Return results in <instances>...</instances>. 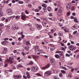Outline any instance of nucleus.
Instances as JSON below:
<instances>
[{
    "label": "nucleus",
    "instance_id": "obj_64",
    "mask_svg": "<svg viewBox=\"0 0 79 79\" xmlns=\"http://www.w3.org/2000/svg\"><path fill=\"white\" fill-rule=\"evenodd\" d=\"M66 56H70V55L68 54H66L65 55Z\"/></svg>",
    "mask_w": 79,
    "mask_h": 79
},
{
    "label": "nucleus",
    "instance_id": "obj_9",
    "mask_svg": "<svg viewBox=\"0 0 79 79\" xmlns=\"http://www.w3.org/2000/svg\"><path fill=\"white\" fill-rule=\"evenodd\" d=\"M4 49L3 50L2 52V54H5L7 52V48H4Z\"/></svg>",
    "mask_w": 79,
    "mask_h": 79
},
{
    "label": "nucleus",
    "instance_id": "obj_2",
    "mask_svg": "<svg viewBox=\"0 0 79 79\" xmlns=\"http://www.w3.org/2000/svg\"><path fill=\"white\" fill-rule=\"evenodd\" d=\"M50 61L52 65L54 66L55 64V59L53 58H52L50 59Z\"/></svg>",
    "mask_w": 79,
    "mask_h": 79
},
{
    "label": "nucleus",
    "instance_id": "obj_14",
    "mask_svg": "<svg viewBox=\"0 0 79 79\" xmlns=\"http://www.w3.org/2000/svg\"><path fill=\"white\" fill-rule=\"evenodd\" d=\"M26 74L27 75V78H28V79H30V78H31L30 75L29 74V73H28L27 72H26Z\"/></svg>",
    "mask_w": 79,
    "mask_h": 79
},
{
    "label": "nucleus",
    "instance_id": "obj_48",
    "mask_svg": "<svg viewBox=\"0 0 79 79\" xmlns=\"http://www.w3.org/2000/svg\"><path fill=\"white\" fill-rule=\"evenodd\" d=\"M71 69V72L73 73V71H74V69L72 68Z\"/></svg>",
    "mask_w": 79,
    "mask_h": 79
},
{
    "label": "nucleus",
    "instance_id": "obj_36",
    "mask_svg": "<svg viewBox=\"0 0 79 79\" xmlns=\"http://www.w3.org/2000/svg\"><path fill=\"white\" fill-rule=\"evenodd\" d=\"M22 55H23V56H25V55H26V53H25V52H22Z\"/></svg>",
    "mask_w": 79,
    "mask_h": 79
},
{
    "label": "nucleus",
    "instance_id": "obj_6",
    "mask_svg": "<svg viewBox=\"0 0 79 79\" xmlns=\"http://www.w3.org/2000/svg\"><path fill=\"white\" fill-rule=\"evenodd\" d=\"M63 8L61 7V6H60V15H61L63 14Z\"/></svg>",
    "mask_w": 79,
    "mask_h": 79
},
{
    "label": "nucleus",
    "instance_id": "obj_55",
    "mask_svg": "<svg viewBox=\"0 0 79 79\" xmlns=\"http://www.w3.org/2000/svg\"><path fill=\"white\" fill-rule=\"evenodd\" d=\"M38 8L39 10H40L42 9V7L41 6H39Z\"/></svg>",
    "mask_w": 79,
    "mask_h": 79
},
{
    "label": "nucleus",
    "instance_id": "obj_43",
    "mask_svg": "<svg viewBox=\"0 0 79 79\" xmlns=\"http://www.w3.org/2000/svg\"><path fill=\"white\" fill-rule=\"evenodd\" d=\"M29 64H30V65H32V64H33V62H32V61L30 62L29 63Z\"/></svg>",
    "mask_w": 79,
    "mask_h": 79
},
{
    "label": "nucleus",
    "instance_id": "obj_63",
    "mask_svg": "<svg viewBox=\"0 0 79 79\" xmlns=\"http://www.w3.org/2000/svg\"><path fill=\"white\" fill-rule=\"evenodd\" d=\"M3 26V23H0V27H2Z\"/></svg>",
    "mask_w": 79,
    "mask_h": 79
},
{
    "label": "nucleus",
    "instance_id": "obj_21",
    "mask_svg": "<svg viewBox=\"0 0 79 79\" xmlns=\"http://www.w3.org/2000/svg\"><path fill=\"white\" fill-rule=\"evenodd\" d=\"M55 48V47H51L50 48L51 50H54Z\"/></svg>",
    "mask_w": 79,
    "mask_h": 79
},
{
    "label": "nucleus",
    "instance_id": "obj_46",
    "mask_svg": "<svg viewBox=\"0 0 79 79\" xmlns=\"http://www.w3.org/2000/svg\"><path fill=\"white\" fill-rule=\"evenodd\" d=\"M69 9H72L73 10L74 9V7L73 6H72L71 8H69Z\"/></svg>",
    "mask_w": 79,
    "mask_h": 79
},
{
    "label": "nucleus",
    "instance_id": "obj_28",
    "mask_svg": "<svg viewBox=\"0 0 79 79\" xmlns=\"http://www.w3.org/2000/svg\"><path fill=\"white\" fill-rule=\"evenodd\" d=\"M19 18H20V17L18 15L17 16H16L15 18L17 19H19Z\"/></svg>",
    "mask_w": 79,
    "mask_h": 79
},
{
    "label": "nucleus",
    "instance_id": "obj_49",
    "mask_svg": "<svg viewBox=\"0 0 79 79\" xmlns=\"http://www.w3.org/2000/svg\"><path fill=\"white\" fill-rule=\"evenodd\" d=\"M28 26L29 27H31L32 26V25H31V23H29L28 24Z\"/></svg>",
    "mask_w": 79,
    "mask_h": 79
},
{
    "label": "nucleus",
    "instance_id": "obj_41",
    "mask_svg": "<svg viewBox=\"0 0 79 79\" xmlns=\"http://www.w3.org/2000/svg\"><path fill=\"white\" fill-rule=\"evenodd\" d=\"M67 67H68L69 69H71L72 68H73V67L70 66H67Z\"/></svg>",
    "mask_w": 79,
    "mask_h": 79
},
{
    "label": "nucleus",
    "instance_id": "obj_23",
    "mask_svg": "<svg viewBox=\"0 0 79 79\" xmlns=\"http://www.w3.org/2000/svg\"><path fill=\"white\" fill-rule=\"evenodd\" d=\"M55 56L56 58H60V56L58 54L55 55Z\"/></svg>",
    "mask_w": 79,
    "mask_h": 79
},
{
    "label": "nucleus",
    "instance_id": "obj_34",
    "mask_svg": "<svg viewBox=\"0 0 79 79\" xmlns=\"http://www.w3.org/2000/svg\"><path fill=\"white\" fill-rule=\"evenodd\" d=\"M3 15V12L2 11H0V16H2Z\"/></svg>",
    "mask_w": 79,
    "mask_h": 79
},
{
    "label": "nucleus",
    "instance_id": "obj_24",
    "mask_svg": "<svg viewBox=\"0 0 79 79\" xmlns=\"http://www.w3.org/2000/svg\"><path fill=\"white\" fill-rule=\"evenodd\" d=\"M43 52V50H41V51H40V52H37V54L38 55H40V53H43V52Z\"/></svg>",
    "mask_w": 79,
    "mask_h": 79
},
{
    "label": "nucleus",
    "instance_id": "obj_30",
    "mask_svg": "<svg viewBox=\"0 0 79 79\" xmlns=\"http://www.w3.org/2000/svg\"><path fill=\"white\" fill-rule=\"evenodd\" d=\"M74 21L76 22V23H78L79 21H77V19L75 18L74 19Z\"/></svg>",
    "mask_w": 79,
    "mask_h": 79
},
{
    "label": "nucleus",
    "instance_id": "obj_8",
    "mask_svg": "<svg viewBox=\"0 0 79 79\" xmlns=\"http://www.w3.org/2000/svg\"><path fill=\"white\" fill-rule=\"evenodd\" d=\"M49 66H50V65L48 64L44 67H41V69L42 70H45L47 68H49Z\"/></svg>",
    "mask_w": 79,
    "mask_h": 79
},
{
    "label": "nucleus",
    "instance_id": "obj_38",
    "mask_svg": "<svg viewBox=\"0 0 79 79\" xmlns=\"http://www.w3.org/2000/svg\"><path fill=\"white\" fill-rule=\"evenodd\" d=\"M30 29L31 30V31H33L34 30V28L33 27H31L30 28Z\"/></svg>",
    "mask_w": 79,
    "mask_h": 79
},
{
    "label": "nucleus",
    "instance_id": "obj_7",
    "mask_svg": "<svg viewBox=\"0 0 79 79\" xmlns=\"http://www.w3.org/2000/svg\"><path fill=\"white\" fill-rule=\"evenodd\" d=\"M32 57L34 60H35V61H36L38 60V58H39V56L33 55L32 56Z\"/></svg>",
    "mask_w": 79,
    "mask_h": 79
},
{
    "label": "nucleus",
    "instance_id": "obj_1",
    "mask_svg": "<svg viewBox=\"0 0 79 79\" xmlns=\"http://www.w3.org/2000/svg\"><path fill=\"white\" fill-rule=\"evenodd\" d=\"M31 69L33 72H35L37 71L38 67H33L31 68Z\"/></svg>",
    "mask_w": 79,
    "mask_h": 79
},
{
    "label": "nucleus",
    "instance_id": "obj_29",
    "mask_svg": "<svg viewBox=\"0 0 79 79\" xmlns=\"http://www.w3.org/2000/svg\"><path fill=\"white\" fill-rule=\"evenodd\" d=\"M55 31H56V29L55 28L51 30V32H52V33L54 32H55Z\"/></svg>",
    "mask_w": 79,
    "mask_h": 79
},
{
    "label": "nucleus",
    "instance_id": "obj_10",
    "mask_svg": "<svg viewBox=\"0 0 79 79\" xmlns=\"http://www.w3.org/2000/svg\"><path fill=\"white\" fill-rule=\"evenodd\" d=\"M2 44L3 45H8V41H5L2 42Z\"/></svg>",
    "mask_w": 79,
    "mask_h": 79
},
{
    "label": "nucleus",
    "instance_id": "obj_4",
    "mask_svg": "<svg viewBox=\"0 0 79 79\" xmlns=\"http://www.w3.org/2000/svg\"><path fill=\"white\" fill-rule=\"evenodd\" d=\"M23 13H22V16H21V19H22V20H24V21H25L26 20V16L24 14H23Z\"/></svg>",
    "mask_w": 79,
    "mask_h": 79
},
{
    "label": "nucleus",
    "instance_id": "obj_42",
    "mask_svg": "<svg viewBox=\"0 0 79 79\" xmlns=\"http://www.w3.org/2000/svg\"><path fill=\"white\" fill-rule=\"evenodd\" d=\"M28 6L29 7V8H31L32 6V5L31 4H29L28 5Z\"/></svg>",
    "mask_w": 79,
    "mask_h": 79
},
{
    "label": "nucleus",
    "instance_id": "obj_54",
    "mask_svg": "<svg viewBox=\"0 0 79 79\" xmlns=\"http://www.w3.org/2000/svg\"><path fill=\"white\" fill-rule=\"evenodd\" d=\"M54 79H59V78H58L56 77V76H54Z\"/></svg>",
    "mask_w": 79,
    "mask_h": 79
},
{
    "label": "nucleus",
    "instance_id": "obj_58",
    "mask_svg": "<svg viewBox=\"0 0 79 79\" xmlns=\"http://www.w3.org/2000/svg\"><path fill=\"white\" fill-rule=\"evenodd\" d=\"M77 31H74L73 33V34H76V33H77Z\"/></svg>",
    "mask_w": 79,
    "mask_h": 79
},
{
    "label": "nucleus",
    "instance_id": "obj_5",
    "mask_svg": "<svg viewBox=\"0 0 79 79\" xmlns=\"http://www.w3.org/2000/svg\"><path fill=\"white\" fill-rule=\"evenodd\" d=\"M6 12L8 14H10V15L12 14V10L11 9H8L6 10Z\"/></svg>",
    "mask_w": 79,
    "mask_h": 79
},
{
    "label": "nucleus",
    "instance_id": "obj_12",
    "mask_svg": "<svg viewBox=\"0 0 79 79\" xmlns=\"http://www.w3.org/2000/svg\"><path fill=\"white\" fill-rule=\"evenodd\" d=\"M36 52H39V48L38 46H36L34 48Z\"/></svg>",
    "mask_w": 79,
    "mask_h": 79
},
{
    "label": "nucleus",
    "instance_id": "obj_32",
    "mask_svg": "<svg viewBox=\"0 0 79 79\" xmlns=\"http://www.w3.org/2000/svg\"><path fill=\"white\" fill-rule=\"evenodd\" d=\"M40 37H41L40 36H36L35 37V38L37 39H40Z\"/></svg>",
    "mask_w": 79,
    "mask_h": 79
},
{
    "label": "nucleus",
    "instance_id": "obj_20",
    "mask_svg": "<svg viewBox=\"0 0 79 79\" xmlns=\"http://www.w3.org/2000/svg\"><path fill=\"white\" fill-rule=\"evenodd\" d=\"M14 77L15 79H19V76L18 75H16V76H14Z\"/></svg>",
    "mask_w": 79,
    "mask_h": 79
},
{
    "label": "nucleus",
    "instance_id": "obj_53",
    "mask_svg": "<svg viewBox=\"0 0 79 79\" xmlns=\"http://www.w3.org/2000/svg\"><path fill=\"white\" fill-rule=\"evenodd\" d=\"M10 29V26H7L6 27V29Z\"/></svg>",
    "mask_w": 79,
    "mask_h": 79
},
{
    "label": "nucleus",
    "instance_id": "obj_22",
    "mask_svg": "<svg viewBox=\"0 0 79 79\" xmlns=\"http://www.w3.org/2000/svg\"><path fill=\"white\" fill-rule=\"evenodd\" d=\"M57 16H58L57 17V19L59 20L60 19V12L58 11L57 14Z\"/></svg>",
    "mask_w": 79,
    "mask_h": 79
},
{
    "label": "nucleus",
    "instance_id": "obj_15",
    "mask_svg": "<svg viewBox=\"0 0 79 79\" xmlns=\"http://www.w3.org/2000/svg\"><path fill=\"white\" fill-rule=\"evenodd\" d=\"M7 61H8L9 62V63H10V64H12V63H13V61L11 60H6Z\"/></svg>",
    "mask_w": 79,
    "mask_h": 79
},
{
    "label": "nucleus",
    "instance_id": "obj_45",
    "mask_svg": "<svg viewBox=\"0 0 79 79\" xmlns=\"http://www.w3.org/2000/svg\"><path fill=\"white\" fill-rule=\"evenodd\" d=\"M60 44H61V46L62 47H64V44L63 43H60Z\"/></svg>",
    "mask_w": 79,
    "mask_h": 79
},
{
    "label": "nucleus",
    "instance_id": "obj_56",
    "mask_svg": "<svg viewBox=\"0 0 79 79\" xmlns=\"http://www.w3.org/2000/svg\"><path fill=\"white\" fill-rule=\"evenodd\" d=\"M36 21H39V22H41L40 19H37Z\"/></svg>",
    "mask_w": 79,
    "mask_h": 79
},
{
    "label": "nucleus",
    "instance_id": "obj_18",
    "mask_svg": "<svg viewBox=\"0 0 79 79\" xmlns=\"http://www.w3.org/2000/svg\"><path fill=\"white\" fill-rule=\"evenodd\" d=\"M52 72H53L54 73H55V74H56L57 73H58V72L57 70H52Z\"/></svg>",
    "mask_w": 79,
    "mask_h": 79
},
{
    "label": "nucleus",
    "instance_id": "obj_17",
    "mask_svg": "<svg viewBox=\"0 0 79 79\" xmlns=\"http://www.w3.org/2000/svg\"><path fill=\"white\" fill-rule=\"evenodd\" d=\"M42 25L44 26L45 27V25H46V24H47V23L45 22L42 21Z\"/></svg>",
    "mask_w": 79,
    "mask_h": 79
},
{
    "label": "nucleus",
    "instance_id": "obj_51",
    "mask_svg": "<svg viewBox=\"0 0 79 79\" xmlns=\"http://www.w3.org/2000/svg\"><path fill=\"white\" fill-rule=\"evenodd\" d=\"M60 77H63V74L61 73H60Z\"/></svg>",
    "mask_w": 79,
    "mask_h": 79
},
{
    "label": "nucleus",
    "instance_id": "obj_26",
    "mask_svg": "<svg viewBox=\"0 0 79 79\" xmlns=\"http://www.w3.org/2000/svg\"><path fill=\"white\" fill-rule=\"evenodd\" d=\"M61 72L63 74H65L66 73V72L64 70H61Z\"/></svg>",
    "mask_w": 79,
    "mask_h": 79
},
{
    "label": "nucleus",
    "instance_id": "obj_37",
    "mask_svg": "<svg viewBox=\"0 0 79 79\" xmlns=\"http://www.w3.org/2000/svg\"><path fill=\"white\" fill-rule=\"evenodd\" d=\"M69 39H71L72 38V35H71V34H70V33H69Z\"/></svg>",
    "mask_w": 79,
    "mask_h": 79
},
{
    "label": "nucleus",
    "instance_id": "obj_33",
    "mask_svg": "<svg viewBox=\"0 0 79 79\" xmlns=\"http://www.w3.org/2000/svg\"><path fill=\"white\" fill-rule=\"evenodd\" d=\"M74 27H75V29H77V24H75L74 26Z\"/></svg>",
    "mask_w": 79,
    "mask_h": 79
},
{
    "label": "nucleus",
    "instance_id": "obj_27",
    "mask_svg": "<svg viewBox=\"0 0 79 79\" xmlns=\"http://www.w3.org/2000/svg\"><path fill=\"white\" fill-rule=\"evenodd\" d=\"M60 61L62 62H64V59H63V58L60 59Z\"/></svg>",
    "mask_w": 79,
    "mask_h": 79
},
{
    "label": "nucleus",
    "instance_id": "obj_11",
    "mask_svg": "<svg viewBox=\"0 0 79 79\" xmlns=\"http://www.w3.org/2000/svg\"><path fill=\"white\" fill-rule=\"evenodd\" d=\"M51 74L52 73L51 72V71L46 72L44 73V74L47 75V76H50V74Z\"/></svg>",
    "mask_w": 79,
    "mask_h": 79
},
{
    "label": "nucleus",
    "instance_id": "obj_57",
    "mask_svg": "<svg viewBox=\"0 0 79 79\" xmlns=\"http://www.w3.org/2000/svg\"><path fill=\"white\" fill-rule=\"evenodd\" d=\"M63 69H64V70H68V69L66 68L65 67H63Z\"/></svg>",
    "mask_w": 79,
    "mask_h": 79
},
{
    "label": "nucleus",
    "instance_id": "obj_59",
    "mask_svg": "<svg viewBox=\"0 0 79 79\" xmlns=\"http://www.w3.org/2000/svg\"><path fill=\"white\" fill-rule=\"evenodd\" d=\"M26 45H29L30 44V43H29V41L26 42Z\"/></svg>",
    "mask_w": 79,
    "mask_h": 79
},
{
    "label": "nucleus",
    "instance_id": "obj_19",
    "mask_svg": "<svg viewBox=\"0 0 79 79\" xmlns=\"http://www.w3.org/2000/svg\"><path fill=\"white\" fill-rule=\"evenodd\" d=\"M64 31L65 32H69V29L68 28L64 29Z\"/></svg>",
    "mask_w": 79,
    "mask_h": 79
},
{
    "label": "nucleus",
    "instance_id": "obj_35",
    "mask_svg": "<svg viewBox=\"0 0 79 79\" xmlns=\"http://www.w3.org/2000/svg\"><path fill=\"white\" fill-rule=\"evenodd\" d=\"M29 0H25V2L27 3H28L29 2Z\"/></svg>",
    "mask_w": 79,
    "mask_h": 79
},
{
    "label": "nucleus",
    "instance_id": "obj_61",
    "mask_svg": "<svg viewBox=\"0 0 79 79\" xmlns=\"http://www.w3.org/2000/svg\"><path fill=\"white\" fill-rule=\"evenodd\" d=\"M79 52V50H76L74 52V53H77V52Z\"/></svg>",
    "mask_w": 79,
    "mask_h": 79
},
{
    "label": "nucleus",
    "instance_id": "obj_3",
    "mask_svg": "<svg viewBox=\"0 0 79 79\" xmlns=\"http://www.w3.org/2000/svg\"><path fill=\"white\" fill-rule=\"evenodd\" d=\"M69 49L71 51H73V50H75L74 46L73 45H70L69 46Z\"/></svg>",
    "mask_w": 79,
    "mask_h": 79
},
{
    "label": "nucleus",
    "instance_id": "obj_40",
    "mask_svg": "<svg viewBox=\"0 0 79 79\" xmlns=\"http://www.w3.org/2000/svg\"><path fill=\"white\" fill-rule=\"evenodd\" d=\"M18 67L19 68H21V67H22V68H23V66L21 65V64H19L18 65Z\"/></svg>",
    "mask_w": 79,
    "mask_h": 79
},
{
    "label": "nucleus",
    "instance_id": "obj_13",
    "mask_svg": "<svg viewBox=\"0 0 79 79\" xmlns=\"http://www.w3.org/2000/svg\"><path fill=\"white\" fill-rule=\"evenodd\" d=\"M36 26L37 28L38 29V30H40L42 29V26L38 24H36Z\"/></svg>",
    "mask_w": 79,
    "mask_h": 79
},
{
    "label": "nucleus",
    "instance_id": "obj_39",
    "mask_svg": "<svg viewBox=\"0 0 79 79\" xmlns=\"http://www.w3.org/2000/svg\"><path fill=\"white\" fill-rule=\"evenodd\" d=\"M19 3L20 4H23V2L21 1H19Z\"/></svg>",
    "mask_w": 79,
    "mask_h": 79
},
{
    "label": "nucleus",
    "instance_id": "obj_60",
    "mask_svg": "<svg viewBox=\"0 0 79 79\" xmlns=\"http://www.w3.org/2000/svg\"><path fill=\"white\" fill-rule=\"evenodd\" d=\"M25 35H22V39H24V37Z\"/></svg>",
    "mask_w": 79,
    "mask_h": 79
},
{
    "label": "nucleus",
    "instance_id": "obj_62",
    "mask_svg": "<svg viewBox=\"0 0 79 79\" xmlns=\"http://www.w3.org/2000/svg\"><path fill=\"white\" fill-rule=\"evenodd\" d=\"M79 58V53L77 55V56L76 57L77 59H78Z\"/></svg>",
    "mask_w": 79,
    "mask_h": 79
},
{
    "label": "nucleus",
    "instance_id": "obj_47",
    "mask_svg": "<svg viewBox=\"0 0 79 79\" xmlns=\"http://www.w3.org/2000/svg\"><path fill=\"white\" fill-rule=\"evenodd\" d=\"M60 36H61V35H63V32H60Z\"/></svg>",
    "mask_w": 79,
    "mask_h": 79
},
{
    "label": "nucleus",
    "instance_id": "obj_52",
    "mask_svg": "<svg viewBox=\"0 0 79 79\" xmlns=\"http://www.w3.org/2000/svg\"><path fill=\"white\" fill-rule=\"evenodd\" d=\"M74 63L73 62H72V63H69V65H70L71 66V65H72V64H73Z\"/></svg>",
    "mask_w": 79,
    "mask_h": 79
},
{
    "label": "nucleus",
    "instance_id": "obj_44",
    "mask_svg": "<svg viewBox=\"0 0 79 79\" xmlns=\"http://www.w3.org/2000/svg\"><path fill=\"white\" fill-rule=\"evenodd\" d=\"M61 50H63V51H65V49L64 47H62Z\"/></svg>",
    "mask_w": 79,
    "mask_h": 79
},
{
    "label": "nucleus",
    "instance_id": "obj_50",
    "mask_svg": "<svg viewBox=\"0 0 79 79\" xmlns=\"http://www.w3.org/2000/svg\"><path fill=\"white\" fill-rule=\"evenodd\" d=\"M13 19V17L12 16L10 17L9 18V20H11V19Z\"/></svg>",
    "mask_w": 79,
    "mask_h": 79
},
{
    "label": "nucleus",
    "instance_id": "obj_25",
    "mask_svg": "<svg viewBox=\"0 0 79 79\" xmlns=\"http://www.w3.org/2000/svg\"><path fill=\"white\" fill-rule=\"evenodd\" d=\"M42 6L43 7H44V8H46V7L47 6V5L46 4H43L42 5Z\"/></svg>",
    "mask_w": 79,
    "mask_h": 79
},
{
    "label": "nucleus",
    "instance_id": "obj_31",
    "mask_svg": "<svg viewBox=\"0 0 79 79\" xmlns=\"http://www.w3.org/2000/svg\"><path fill=\"white\" fill-rule=\"evenodd\" d=\"M70 13H71V12L70 11H69V12H68L67 13V16H69L70 15Z\"/></svg>",
    "mask_w": 79,
    "mask_h": 79
},
{
    "label": "nucleus",
    "instance_id": "obj_16",
    "mask_svg": "<svg viewBox=\"0 0 79 79\" xmlns=\"http://www.w3.org/2000/svg\"><path fill=\"white\" fill-rule=\"evenodd\" d=\"M24 48H25L26 50L27 51H28L29 50V46H26L25 47H24Z\"/></svg>",
    "mask_w": 79,
    "mask_h": 79
}]
</instances>
